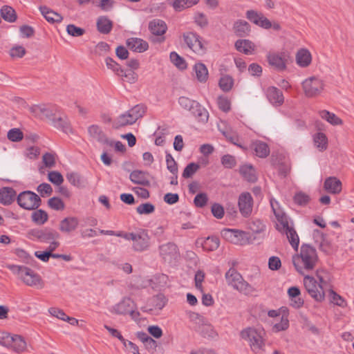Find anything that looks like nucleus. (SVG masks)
<instances>
[{"label": "nucleus", "mask_w": 354, "mask_h": 354, "mask_svg": "<svg viewBox=\"0 0 354 354\" xmlns=\"http://www.w3.org/2000/svg\"><path fill=\"white\" fill-rule=\"evenodd\" d=\"M317 261V251L309 244H303L299 254L292 257V263L296 270L302 275H304L306 271L313 270Z\"/></svg>", "instance_id": "1"}, {"label": "nucleus", "mask_w": 354, "mask_h": 354, "mask_svg": "<svg viewBox=\"0 0 354 354\" xmlns=\"http://www.w3.org/2000/svg\"><path fill=\"white\" fill-rule=\"evenodd\" d=\"M6 268L14 274L17 275L26 285L28 286H43L42 279L39 274L30 268L24 266L7 264Z\"/></svg>", "instance_id": "2"}, {"label": "nucleus", "mask_w": 354, "mask_h": 354, "mask_svg": "<svg viewBox=\"0 0 354 354\" xmlns=\"http://www.w3.org/2000/svg\"><path fill=\"white\" fill-rule=\"evenodd\" d=\"M225 279L228 285L244 295H249L254 291L252 286L245 281L241 274L233 268H230L225 273Z\"/></svg>", "instance_id": "3"}, {"label": "nucleus", "mask_w": 354, "mask_h": 354, "mask_svg": "<svg viewBox=\"0 0 354 354\" xmlns=\"http://www.w3.org/2000/svg\"><path fill=\"white\" fill-rule=\"evenodd\" d=\"M123 238L133 241L132 248L136 252L145 251L150 245V237L145 230H140L136 233L124 232Z\"/></svg>", "instance_id": "4"}, {"label": "nucleus", "mask_w": 354, "mask_h": 354, "mask_svg": "<svg viewBox=\"0 0 354 354\" xmlns=\"http://www.w3.org/2000/svg\"><path fill=\"white\" fill-rule=\"evenodd\" d=\"M241 337L248 342L251 350L255 353H259L264 346L261 332L254 328L250 327L243 330L241 332Z\"/></svg>", "instance_id": "5"}, {"label": "nucleus", "mask_w": 354, "mask_h": 354, "mask_svg": "<svg viewBox=\"0 0 354 354\" xmlns=\"http://www.w3.org/2000/svg\"><path fill=\"white\" fill-rule=\"evenodd\" d=\"M270 205L274 215L278 218V221L282 225L284 232L286 233L290 245L295 250H297L299 243V239L297 232L295 231L293 227L289 225L288 221H287L286 218H283V217H281V219L279 218L280 214L277 211L274 206L275 205H277L278 203L277 201L271 200Z\"/></svg>", "instance_id": "6"}, {"label": "nucleus", "mask_w": 354, "mask_h": 354, "mask_svg": "<svg viewBox=\"0 0 354 354\" xmlns=\"http://www.w3.org/2000/svg\"><path fill=\"white\" fill-rule=\"evenodd\" d=\"M17 204L23 209L35 210L41 203L40 197L32 191H24L17 197Z\"/></svg>", "instance_id": "7"}, {"label": "nucleus", "mask_w": 354, "mask_h": 354, "mask_svg": "<svg viewBox=\"0 0 354 354\" xmlns=\"http://www.w3.org/2000/svg\"><path fill=\"white\" fill-rule=\"evenodd\" d=\"M304 285L312 298L315 301L321 302L325 298V292L322 284L318 283L313 277L304 274Z\"/></svg>", "instance_id": "8"}, {"label": "nucleus", "mask_w": 354, "mask_h": 354, "mask_svg": "<svg viewBox=\"0 0 354 354\" xmlns=\"http://www.w3.org/2000/svg\"><path fill=\"white\" fill-rule=\"evenodd\" d=\"M159 253L165 263L174 264L180 257L178 246L172 242H169L159 246Z\"/></svg>", "instance_id": "9"}, {"label": "nucleus", "mask_w": 354, "mask_h": 354, "mask_svg": "<svg viewBox=\"0 0 354 354\" xmlns=\"http://www.w3.org/2000/svg\"><path fill=\"white\" fill-rule=\"evenodd\" d=\"M0 344L10 347L17 352H21L25 350L26 343L23 337L20 335H12L9 333H3L1 337Z\"/></svg>", "instance_id": "10"}, {"label": "nucleus", "mask_w": 354, "mask_h": 354, "mask_svg": "<svg viewBox=\"0 0 354 354\" xmlns=\"http://www.w3.org/2000/svg\"><path fill=\"white\" fill-rule=\"evenodd\" d=\"M302 87L305 95L308 97H313L320 94L324 84L320 79L310 77L302 82Z\"/></svg>", "instance_id": "11"}, {"label": "nucleus", "mask_w": 354, "mask_h": 354, "mask_svg": "<svg viewBox=\"0 0 354 354\" xmlns=\"http://www.w3.org/2000/svg\"><path fill=\"white\" fill-rule=\"evenodd\" d=\"M29 234L41 242H50L52 240L59 239L60 234L51 228L33 229L29 232Z\"/></svg>", "instance_id": "12"}, {"label": "nucleus", "mask_w": 354, "mask_h": 354, "mask_svg": "<svg viewBox=\"0 0 354 354\" xmlns=\"http://www.w3.org/2000/svg\"><path fill=\"white\" fill-rule=\"evenodd\" d=\"M183 39L187 46L194 53L198 55L205 53V48L203 46L199 35L189 32L183 34Z\"/></svg>", "instance_id": "13"}, {"label": "nucleus", "mask_w": 354, "mask_h": 354, "mask_svg": "<svg viewBox=\"0 0 354 354\" xmlns=\"http://www.w3.org/2000/svg\"><path fill=\"white\" fill-rule=\"evenodd\" d=\"M88 133L91 140L96 141L102 145L113 147V141L109 140L102 128L96 124H92L88 127Z\"/></svg>", "instance_id": "14"}, {"label": "nucleus", "mask_w": 354, "mask_h": 354, "mask_svg": "<svg viewBox=\"0 0 354 354\" xmlns=\"http://www.w3.org/2000/svg\"><path fill=\"white\" fill-rule=\"evenodd\" d=\"M238 205L242 216L248 217L252 211L253 198L249 192H243L239 197Z\"/></svg>", "instance_id": "15"}, {"label": "nucleus", "mask_w": 354, "mask_h": 354, "mask_svg": "<svg viewBox=\"0 0 354 354\" xmlns=\"http://www.w3.org/2000/svg\"><path fill=\"white\" fill-rule=\"evenodd\" d=\"M268 101L274 106H281L284 102L283 93L275 86H269L265 91Z\"/></svg>", "instance_id": "16"}, {"label": "nucleus", "mask_w": 354, "mask_h": 354, "mask_svg": "<svg viewBox=\"0 0 354 354\" xmlns=\"http://www.w3.org/2000/svg\"><path fill=\"white\" fill-rule=\"evenodd\" d=\"M149 178V174L148 172L139 169L133 170L129 175V179L133 183L144 187H149L151 185Z\"/></svg>", "instance_id": "17"}, {"label": "nucleus", "mask_w": 354, "mask_h": 354, "mask_svg": "<svg viewBox=\"0 0 354 354\" xmlns=\"http://www.w3.org/2000/svg\"><path fill=\"white\" fill-rule=\"evenodd\" d=\"M269 64L276 70L281 71L286 68V59L284 53H269L267 55Z\"/></svg>", "instance_id": "18"}, {"label": "nucleus", "mask_w": 354, "mask_h": 354, "mask_svg": "<svg viewBox=\"0 0 354 354\" xmlns=\"http://www.w3.org/2000/svg\"><path fill=\"white\" fill-rule=\"evenodd\" d=\"M132 308H136L133 301L129 297H124L113 307L111 312L117 315H127Z\"/></svg>", "instance_id": "19"}, {"label": "nucleus", "mask_w": 354, "mask_h": 354, "mask_svg": "<svg viewBox=\"0 0 354 354\" xmlns=\"http://www.w3.org/2000/svg\"><path fill=\"white\" fill-rule=\"evenodd\" d=\"M79 225L77 217L68 216L62 220L59 225V230L63 233H71L75 231Z\"/></svg>", "instance_id": "20"}, {"label": "nucleus", "mask_w": 354, "mask_h": 354, "mask_svg": "<svg viewBox=\"0 0 354 354\" xmlns=\"http://www.w3.org/2000/svg\"><path fill=\"white\" fill-rule=\"evenodd\" d=\"M126 44L129 49L138 53H143L149 48V44L146 41L137 37L129 38Z\"/></svg>", "instance_id": "21"}, {"label": "nucleus", "mask_w": 354, "mask_h": 354, "mask_svg": "<svg viewBox=\"0 0 354 354\" xmlns=\"http://www.w3.org/2000/svg\"><path fill=\"white\" fill-rule=\"evenodd\" d=\"M149 30L153 35L162 36L166 32L167 26L163 20L154 19L149 21Z\"/></svg>", "instance_id": "22"}, {"label": "nucleus", "mask_w": 354, "mask_h": 354, "mask_svg": "<svg viewBox=\"0 0 354 354\" xmlns=\"http://www.w3.org/2000/svg\"><path fill=\"white\" fill-rule=\"evenodd\" d=\"M324 188L330 194H337L342 191V183L336 177H328L324 181Z\"/></svg>", "instance_id": "23"}, {"label": "nucleus", "mask_w": 354, "mask_h": 354, "mask_svg": "<svg viewBox=\"0 0 354 354\" xmlns=\"http://www.w3.org/2000/svg\"><path fill=\"white\" fill-rule=\"evenodd\" d=\"M16 198V192L12 187H4L0 189V203L3 205H10Z\"/></svg>", "instance_id": "24"}, {"label": "nucleus", "mask_w": 354, "mask_h": 354, "mask_svg": "<svg viewBox=\"0 0 354 354\" xmlns=\"http://www.w3.org/2000/svg\"><path fill=\"white\" fill-rule=\"evenodd\" d=\"M113 25L112 21H111L106 16H100L97 19V30L101 34H109L112 30Z\"/></svg>", "instance_id": "25"}, {"label": "nucleus", "mask_w": 354, "mask_h": 354, "mask_svg": "<svg viewBox=\"0 0 354 354\" xmlns=\"http://www.w3.org/2000/svg\"><path fill=\"white\" fill-rule=\"evenodd\" d=\"M313 236L317 237L320 236L321 242L319 244V249L321 251L326 254H329L333 251V245L331 241L327 238V236L322 233L319 230H315L313 232Z\"/></svg>", "instance_id": "26"}, {"label": "nucleus", "mask_w": 354, "mask_h": 354, "mask_svg": "<svg viewBox=\"0 0 354 354\" xmlns=\"http://www.w3.org/2000/svg\"><path fill=\"white\" fill-rule=\"evenodd\" d=\"M169 277L165 274H158L149 280V286L154 290H161L167 286Z\"/></svg>", "instance_id": "27"}, {"label": "nucleus", "mask_w": 354, "mask_h": 354, "mask_svg": "<svg viewBox=\"0 0 354 354\" xmlns=\"http://www.w3.org/2000/svg\"><path fill=\"white\" fill-rule=\"evenodd\" d=\"M236 49L245 55H252L254 50V44L248 39H238L235 42Z\"/></svg>", "instance_id": "28"}, {"label": "nucleus", "mask_w": 354, "mask_h": 354, "mask_svg": "<svg viewBox=\"0 0 354 354\" xmlns=\"http://www.w3.org/2000/svg\"><path fill=\"white\" fill-rule=\"evenodd\" d=\"M233 29L236 36L243 37L249 35L250 26L246 21L240 19L234 24Z\"/></svg>", "instance_id": "29"}, {"label": "nucleus", "mask_w": 354, "mask_h": 354, "mask_svg": "<svg viewBox=\"0 0 354 354\" xmlns=\"http://www.w3.org/2000/svg\"><path fill=\"white\" fill-rule=\"evenodd\" d=\"M252 149L255 152L256 156L261 158H265L270 154L268 145L263 141L257 140L253 142Z\"/></svg>", "instance_id": "30"}, {"label": "nucleus", "mask_w": 354, "mask_h": 354, "mask_svg": "<svg viewBox=\"0 0 354 354\" xmlns=\"http://www.w3.org/2000/svg\"><path fill=\"white\" fill-rule=\"evenodd\" d=\"M39 10L44 18L50 23L61 22L63 19L61 15L46 6H40Z\"/></svg>", "instance_id": "31"}, {"label": "nucleus", "mask_w": 354, "mask_h": 354, "mask_svg": "<svg viewBox=\"0 0 354 354\" xmlns=\"http://www.w3.org/2000/svg\"><path fill=\"white\" fill-rule=\"evenodd\" d=\"M242 176L248 182L254 183L257 180L255 169L252 165H244L239 169Z\"/></svg>", "instance_id": "32"}, {"label": "nucleus", "mask_w": 354, "mask_h": 354, "mask_svg": "<svg viewBox=\"0 0 354 354\" xmlns=\"http://www.w3.org/2000/svg\"><path fill=\"white\" fill-rule=\"evenodd\" d=\"M237 236H236V238L237 239V242L235 243V244L237 245H247V244H251L254 243V241L257 239V236H255L254 234H250L249 232L236 230V232Z\"/></svg>", "instance_id": "33"}, {"label": "nucleus", "mask_w": 354, "mask_h": 354, "mask_svg": "<svg viewBox=\"0 0 354 354\" xmlns=\"http://www.w3.org/2000/svg\"><path fill=\"white\" fill-rule=\"evenodd\" d=\"M311 59V54L304 48L300 49L296 55L297 63L301 67L308 66L310 64Z\"/></svg>", "instance_id": "34"}, {"label": "nucleus", "mask_w": 354, "mask_h": 354, "mask_svg": "<svg viewBox=\"0 0 354 354\" xmlns=\"http://www.w3.org/2000/svg\"><path fill=\"white\" fill-rule=\"evenodd\" d=\"M190 112L198 122H201L203 123L207 122L209 118V113L198 102L197 106L195 105L194 109H192Z\"/></svg>", "instance_id": "35"}, {"label": "nucleus", "mask_w": 354, "mask_h": 354, "mask_svg": "<svg viewBox=\"0 0 354 354\" xmlns=\"http://www.w3.org/2000/svg\"><path fill=\"white\" fill-rule=\"evenodd\" d=\"M52 124L54 127L64 133H68L71 132V124L66 118L59 117L53 118L52 119Z\"/></svg>", "instance_id": "36"}, {"label": "nucleus", "mask_w": 354, "mask_h": 354, "mask_svg": "<svg viewBox=\"0 0 354 354\" xmlns=\"http://www.w3.org/2000/svg\"><path fill=\"white\" fill-rule=\"evenodd\" d=\"M136 122L131 121V115L126 112L123 114L120 115L115 121L113 124V127L115 129H119L120 127L131 125L134 124Z\"/></svg>", "instance_id": "37"}, {"label": "nucleus", "mask_w": 354, "mask_h": 354, "mask_svg": "<svg viewBox=\"0 0 354 354\" xmlns=\"http://www.w3.org/2000/svg\"><path fill=\"white\" fill-rule=\"evenodd\" d=\"M196 77L200 82H205L208 78V70L203 63H197L194 65Z\"/></svg>", "instance_id": "38"}, {"label": "nucleus", "mask_w": 354, "mask_h": 354, "mask_svg": "<svg viewBox=\"0 0 354 354\" xmlns=\"http://www.w3.org/2000/svg\"><path fill=\"white\" fill-rule=\"evenodd\" d=\"M0 12L2 18L6 21L12 23L17 19V15L15 10L9 6H3Z\"/></svg>", "instance_id": "39"}, {"label": "nucleus", "mask_w": 354, "mask_h": 354, "mask_svg": "<svg viewBox=\"0 0 354 354\" xmlns=\"http://www.w3.org/2000/svg\"><path fill=\"white\" fill-rule=\"evenodd\" d=\"M32 221L37 225L44 224L48 218L47 212L43 209H35L31 215Z\"/></svg>", "instance_id": "40"}, {"label": "nucleus", "mask_w": 354, "mask_h": 354, "mask_svg": "<svg viewBox=\"0 0 354 354\" xmlns=\"http://www.w3.org/2000/svg\"><path fill=\"white\" fill-rule=\"evenodd\" d=\"M319 115L322 119L326 120L333 125H339L342 124V120L339 118H338L335 113H330L328 111H320Z\"/></svg>", "instance_id": "41"}, {"label": "nucleus", "mask_w": 354, "mask_h": 354, "mask_svg": "<svg viewBox=\"0 0 354 354\" xmlns=\"http://www.w3.org/2000/svg\"><path fill=\"white\" fill-rule=\"evenodd\" d=\"M146 111V106L144 104H137L127 112L131 115V119L133 122H136L142 118Z\"/></svg>", "instance_id": "42"}, {"label": "nucleus", "mask_w": 354, "mask_h": 354, "mask_svg": "<svg viewBox=\"0 0 354 354\" xmlns=\"http://www.w3.org/2000/svg\"><path fill=\"white\" fill-rule=\"evenodd\" d=\"M219 239L216 236H208L202 243L204 250L207 251L216 250L219 246Z\"/></svg>", "instance_id": "43"}, {"label": "nucleus", "mask_w": 354, "mask_h": 354, "mask_svg": "<svg viewBox=\"0 0 354 354\" xmlns=\"http://www.w3.org/2000/svg\"><path fill=\"white\" fill-rule=\"evenodd\" d=\"M199 0H174L172 6L176 11H181L198 3Z\"/></svg>", "instance_id": "44"}, {"label": "nucleus", "mask_w": 354, "mask_h": 354, "mask_svg": "<svg viewBox=\"0 0 354 354\" xmlns=\"http://www.w3.org/2000/svg\"><path fill=\"white\" fill-rule=\"evenodd\" d=\"M315 145L320 151L326 149L328 145V138L322 132L317 133L314 136Z\"/></svg>", "instance_id": "45"}, {"label": "nucleus", "mask_w": 354, "mask_h": 354, "mask_svg": "<svg viewBox=\"0 0 354 354\" xmlns=\"http://www.w3.org/2000/svg\"><path fill=\"white\" fill-rule=\"evenodd\" d=\"M151 304L156 308L162 310L167 302V299L163 294L159 293L151 298Z\"/></svg>", "instance_id": "46"}, {"label": "nucleus", "mask_w": 354, "mask_h": 354, "mask_svg": "<svg viewBox=\"0 0 354 354\" xmlns=\"http://www.w3.org/2000/svg\"><path fill=\"white\" fill-rule=\"evenodd\" d=\"M170 59L171 62L179 69L184 70L187 68L185 60L177 53L171 52L170 53Z\"/></svg>", "instance_id": "47"}, {"label": "nucleus", "mask_w": 354, "mask_h": 354, "mask_svg": "<svg viewBox=\"0 0 354 354\" xmlns=\"http://www.w3.org/2000/svg\"><path fill=\"white\" fill-rule=\"evenodd\" d=\"M7 138L11 142H17L23 140L24 133L21 129L13 128L8 131Z\"/></svg>", "instance_id": "48"}, {"label": "nucleus", "mask_w": 354, "mask_h": 354, "mask_svg": "<svg viewBox=\"0 0 354 354\" xmlns=\"http://www.w3.org/2000/svg\"><path fill=\"white\" fill-rule=\"evenodd\" d=\"M66 178L71 184L77 187H83L84 185L83 178L77 173H68L66 175Z\"/></svg>", "instance_id": "49"}, {"label": "nucleus", "mask_w": 354, "mask_h": 354, "mask_svg": "<svg viewBox=\"0 0 354 354\" xmlns=\"http://www.w3.org/2000/svg\"><path fill=\"white\" fill-rule=\"evenodd\" d=\"M31 110L34 113H41L45 115L47 118L52 120L54 115L53 110L50 109L45 105H36L31 108Z\"/></svg>", "instance_id": "50"}, {"label": "nucleus", "mask_w": 354, "mask_h": 354, "mask_svg": "<svg viewBox=\"0 0 354 354\" xmlns=\"http://www.w3.org/2000/svg\"><path fill=\"white\" fill-rule=\"evenodd\" d=\"M248 228L253 233L260 234L265 230V225L260 220L256 219L248 223Z\"/></svg>", "instance_id": "51"}, {"label": "nucleus", "mask_w": 354, "mask_h": 354, "mask_svg": "<svg viewBox=\"0 0 354 354\" xmlns=\"http://www.w3.org/2000/svg\"><path fill=\"white\" fill-rule=\"evenodd\" d=\"M233 84L234 80L230 75L223 76L219 80V86L225 92L230 91Z\"/></svg>", "instance_id": "52"}, {"label": "nucleus", "mask_w": 354, "mask_h": 354, "mask_svg": "<svg viewBox=\"0 0 354 354\" xmlns=\"http://www.w3.org/2000/svg\"><path fill=\"white\" fill-rule=\"evenodd\" d=\"M199 168L200 165L198 163L191 162L185 167L182 176L184 178H192Z\"/></svg>", "instance_id": "53"}, {"label": "nucleus", "mask_w": 354, "mask_h": 354, "mask_svg": "<svg viewBox=\"0 0 354 354\" xmlns=\"http://www.w3.org/2000/svg\"><path fill=\"white\" fill-rule=\"evenodd\" d=\"M119 76L124 77L126 81L130 84H134L138 78V74L134 71L131 69L124 70L122 68V72H120Z\"/></svg>", "instance_id": "54"}, {"label": "nucleus", "mask_w": 354, "mask_h": 354, "mask_svg": "<svg viewBox=\"0 0 354 354\" xmlns=\"http://www.w3.org/2000/svg\"><path fill=\"white\" fill-rule=\"evenodd\" d=\"M178 103L185 109L191 111L192 109H194V106H197V102L192 100L187 97H180L178 99Z\"/></svg>", "instance_id": "55"}, {"label": "nucleus", "mask_w": 354, "mask_h": 354, "mask_svg": "<svg viewBox=\"0 0 354 354\" xmlns=\"http://www.w3.org/2000/svg\"><path fill=\"white\" fill-rule=\"evenodd\" d=\"M48 205L51 209L57 211L63 210L65 207L64 203L58 197L50 198L48 201Z\"/></svg>", "instance_id": "56"}, {"label": "nucleus", "mask_w": 354, "mask_h": 354, "mask_svg": "<svg viewBox=\"0 0 354 354\" xmlns=\"http://www.w3.org/2000/svg\"><path fill=\"white\" fill-rule=\"evenodd\" d=\"M136 211L139 214H149L155 211V206L150 203H142L137 207Z\"/></svg>", "instance_id": "57"}, {"label": "nucleus", "mask_w": 354, "mask_h": 354, "mask_svg": "<svg viewBox=\"0 0 354 354\" xmlns=\"http://www.w3.org/2000/svg\"><path fill=\"white\" fill-rule=\"evenodd\" d=\"M294 201L300 206H304L310 201V196L302 192H299L295 194Z\"/></svg>", "instance_id": "58"}, {"label": "nucleus", "mask_w": 354, "mask_h": 354, "mask_svg": "<svg viewBox=\"0 0 354 354\" xmlns=\"http://www.w3.org/2000/svg\"><path fill=\"white\" fill-rule=\"evenodd\" d=\"M208 201V196L206 193L201 192L198 194L194 199V204L196 207H203Z\"/></svg>", "instance_id": "59"}, {"label": "nucleus", "mask_w": 354, "mask_h": 354, "mask_svg": "<svg viewBox=\"0 0 354 354\" xmlns=\"http://www.w3.org/2000/svg\"><path fill=\"white\" fill-rule=\"evenodd\" d=\"M66 31L68 35L73 37H80L85 33V30L82 28L76 26L74 24H69L66 27Z\"/></svg>", "instance_id": "60"}, {"label": "nucleus", "mask_w": 354, "mask_h": 354, "mask_svg": "<svg viewBox=\"0 0 354 354\" xmlns=\"http://www.w3.org/2000/svg\"><path fill=\"white\" fill-rule=\"evenodd\" d=\"M235 229H224L221 231V235L226 240L230 241L231 243L235 244L237 242V239L236 238V234Z\"/></svg>", "instance_id": "61"}, {"label": "nucleus", "mask_w": 354, "mask_h": 354, "mask_svg": "<svg viewBox=\"0 0 354 354\" xmlns=\"http://www.w3.org/2000/svg\"><path fill=\"white\" fill-rule=\"evenodd\" d=\"M235 229H224L221 231V235L226 240L230 241L231 243L235 244L237 242V239L236 238V234Z\"/></svg>", "instance_id": "62"}, {"label": "nucleus", "mask_w": 354, "mask_h": 354, "mask_svg": "<svg viewBox=\"0 0 354 354\" xmlns=\"http://www.w3.org/2000/svg\"><path fill=\"white\" fill-rule=\"evenodd\" d=\"M166 162L168 170L171 174H176L178 172L177 163L170 153L166 154Z\"/></svg>", "instance_id": "63"}, {"label": "nucleus", "mask_w": 354, "mask_h": 354, "mask_svg": "<svg viewBox=\"0 0 354 354\" xmlns=\"http://www.w3.org/2000/svg\"><path fill=\"white\" fill-rule=\"evenodd\" d=\"M48 178L49 181L56 185H60L64 181L62 175L55 171H50L48 174Z\"/></svg>", "instance_id": "64"}]
</instances>
